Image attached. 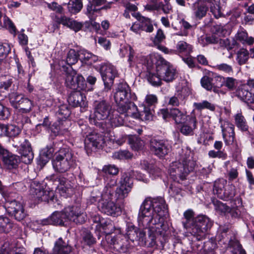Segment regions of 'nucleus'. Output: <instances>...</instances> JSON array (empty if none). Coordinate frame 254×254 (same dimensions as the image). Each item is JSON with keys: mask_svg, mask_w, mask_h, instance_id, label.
I'll return each mask as SVG.
<instances>
[{"mask_svg": "<svg viewBox=\"0 0 254 254\" xmlns=\"http://www.w3.org/2000/svg\"><path fill=\"white\" fill-rule=\"evenodd\" d=\"M167 206L162 197L146 198L141 205L138 216V226L149 227L152 231H158L165 225L162 217L167 213Z\"/></svg>", "mask_w": 254, "mask_h": 254, "instance_id": "nucleus-1", "label": "nucleus"}, {"mask_svg": "<svg viewBox=\"0 0 254 254\" xmlns=\"http://www.w3.org/2000/svg\"><path fill=\"white\" fill-rule=\"evenodd\" d=\"M139 228H133L128 231V235L130 242L134 246L153 247L156 245V235H161L163 231H166L167 227H160L158 231H152L149 227L139 226Z\"/></svg>", "mask_w": 254, "mask_h": 254, "instance_id": "nucleus-2", "label": "nucleus"}, {"mask_svg": "<svg viewBox=\"0 0 254 254\" xmlns=\"http://www.w3.org/2000/svg\"><path fill=\"white\" fill-rule=\"evenodd\" d=\"M178 160L173 162L169 169L170 176L174 180L178 178L183 180L194 169L195 163L191 159L190 151L181 149L179 152Z\"/></svg>", "mask_w": 254, "mask_h": 254, "instance_id": "nucleus-3", "label": "nucleus"}, {"mask_svg": "<svg viewBox=\"0 0 254 254\" xmlns=\"http://www.w3.org/2000/svg\"><path fill=\"white\" fill-rule=\"evenodd\" d=\"M76 157L69 148H61L56 152L52 160L54 170L59 173H64L74 168L76 164Z\"/></svg>", "mask_w": 254, "mask_h": 254, "instance_id": "nucleus-4", "label": "nucleus"}, {"mask_svg": "<svg viewBox=\"0 0 254 254\" xmlns=\"http://www.w3.org/2000/svg\"><path fill=\"white\" fill-rule=\"evenodd\" d=\"M114 109L110 103L105 99H100L96 100L94 103V113L90 116V122L96 126H100L98 121L107 120Z\"/></svg>", "mask_w": 254, "mask_h": 254, "instance_id": "nucleus-5", "label": "nucleus"}, {"mask_svg": "<svg viewBox=\"0 0 254 254\" xmlns=\"http://www.w3.org/2000/svg\"><path fill=\"white\" fill-rule=\"evenodd\" d=\"M152 60H155L157 74L162 80L167 82L172 81L177 76V71L173 66L159 55L152 56Z\"/></svg>", "mask_w": 254, "mask_h": 254, "instance_id": "nucleus-6", "label": "nucleus"}, {"mask_svg": "<svg viewBox=\"0 0 254 254\" xmlns=\"http://www.w3.org/2000/svg\"><path fill=\"white\" fill-rule=\"evenodd\" d=\"M212 226V222L208 217L200 215L195 217L194 223L190 231L197 240L200 241L205 238L208 230Z\"/></svg>", "mask_w": 254, "mask_h": 254, "instance_id": "nucleus-7", "label": "nucleus"}, {"mask_svg": "<svg viewBox=\"0 0 254 254\" xmlns=\"http://www.w3.org/2000/svg\"><path fill=\"white\" fill-rule=\"evenodd\" d=\"M12 145L19 150L21 161L26 164L31 163L34 158V153L29 141L21 136L13 137Z\"/></svg>", "mask_w": 254, "mask_h": 254, "instance_id": "nucleus-8", "label": "nucleus"}, {"mask_svg": "<svg viewBox=\"0 0 254 254\" xmlns=\"http://www.w3.org/2000/svg\"><path fill=\"white\" fill-rule=\"evenodd\" d=\"M227 182L224 179L215 181L213 185L214 193L217 196L224 200H231L236 195V188L234 185H227Z\"/></svg>", "mask_w": 254, "mask_h": 254, "instance_id": "nucleus-9", "label": "nucleus"}, {"mask_svg": "<svg viewBox=\"0 0 254 254\" xmlns=\"http://www.w3.org/2000/svg\"><path fill=\"white\" fill-rule=\"evenodd\" d=\"M116 186V181L113 180L106 185L102 193L97 188H95L87 199V204L91 205L101 199L102 201L104 199L111 198L114 195Z\"/></svg>", "mask_w": 254, "mask_h": 254, "instance_id": "nucleus-10", "label": "nucleus"}, {"mask_svg": "<svg viewBox=\"0 0 254 254\" xmlns=\"http://www.w3.org/2000/svg\"><path fill=\"white\" fill-rule=\"evenodd\" d=\"M30 194L35 201H46L49 203H54L55 199V193L53 190H45L43 187L39 184L34 183L31 185L30 190Z\"/></svg>", "mask_w": 254, "mask_h": 254, "instance_id": "nucleus-11", "label": "nucleus"}, {"mask_svg": "<svg viewBox=\"0 0 254 254\" xmlns=\"http://www.w3.org/2000/svg\"><path fill=\"white\" fill-rule=\"evenodd\" d=\"M5 207L8 215L17 221L24 220L27 216L23 204L15 199L7 200L5 203Z\"/></svg>", "mask_w": 254, "mask_h": 254, "instance_id": "nucleus-12", "label": "nucleus"}, {"mask_svg": "<svg viewBox=\"0 0 254 254\" xmlns=\"http://www.w3.org/2000/svg\"><path fill=\"white\" fill-rule=\"evenodd\" d=\"M105 239L111 247L119 252H126L131 245L128 235L127 237L122 235L115 236L106 235Z\"/></svg>", "mask_w": 254, "mask_h": 254, "instance_id": "nucleus-13", "label": "nucleus"}, {"mask_svg": "<svg viewBox=\"0 0 254 254\" xmlns=\"http://www.w3.org/2000/svg\"><path fill=\"white\" fill-rule=\"evenodd\" d=\"M150 148L152 153L163 158L170 152L171 146L166 140L152 138L150 141Z\"/></svg>", "mask_w": 254, "mask_h": 254, "instance_id": "nucleus-14", "label": "nucleus"}, {"mask_svg": "<svg viewBox=\"0 0 254 254\" xmlns=\"http://www.w3.org/2000/svg\"><path fill=\"white\" fill-rule=\"evenodd\" d=\"M65 84L73 90H85L86 88V83L83 76L81 74H76L73 70L67 73Z\"/></svg>", "mask_w": 254, "mask_h": 254, "instance_id": "nucleus-15", "label": "nucleus"}, {"mask_svg": "<svg viewBox=\"0 0 254 254\" xmlns=\"http://www.w3.org/2000/svg\"><path fill=\"white\" fill-rule=\"evenodd\" d=\"M50 180L59 188L61 194L65 193L67 195H71L73 190V184L71 181L67 180L61 175H52L50 176Z\"/></svg>", "mask_w": 254, "mask_h": 254, "instance_id": "nucleus-16", "label": "nucleus"}, {"mask_svg": "<svg viewBox=\"0 0 254 254\" xmlns=\"http://www.w3.org/2000/svg\"><path fill=\"white\" fill-rule=\"evenodd\" d=\"M158 114L165 121L172 118L177 124H183L188 119V116L178 108L162 109L159 111Z\"/></svg>", "mask_w": 254, "mask_h": 254, "instance_id": "nucleus-17", "label": "nucleus"}, {"mask_svg": "<svg viewBox=\"0 0 254 254\" xmlns=\"http://www.w3.org/2000/svg\"><path fill=\"white\" fill-rule=\"evenodd\" d=\"M101 74L104 82L103 91L108 92L111 89L115 77L118 75L116 68L113 65H106L102 68Z\"/></svg>", "mask_w": 254, "mask_h": 254, "instance_id": "nucleus-18", "label": "nucleus"}, {"mask_svg": "<svg viewBox=\"0 0 254 254\" xmlns=\"http://www.w3.org/2000/svg\"><path fill=\"white\" fill-rule=\"evenodd\" d=\"M114 98L116 103L130 99L131 90L126 82L122 81L117 84L114 92Z\"/></svg>", "mask_w": 254, "mask_h": 254, "instance_id": "nucleus-19", "label": "nucleus"}, {"mask_svg": "<svg viewBox=\"0 0 254 254\" xmlns=\"http://www.w3.org/2000/svg\"><path fill=\"white\" fill-rule=\"evenodd\" d=\"M113 196V195L111 198L104 199L101 201L98 205V208L103 213L116 216L120 215L122 210L121 207L112 201Z\"/></svg>", "mask_w": 254, "mask_h": 254, "instance_id": "nucleus-20", "label": "nucleus"}, {"mask_svg": "<svg viewBox=\"0 0 254 254\" xmlns=\"http://www.w3.org/2000/svg\"><path fill=\"white\" fill-rule=\"evenodd\" d=\"M63 213L66 215V218H65L66 222L69 220L76 224H82L85 221V214L81 212L80 209L77 207L72 206L66 208Z\"/></svg>", "mask_w": 254, "mask_h": 254, "instance_id": "nucleus-21", "label": "nucleus"}, {"mask_svg": "<svg viewBox=\"0 0 254 254\" xmlns=\"http://www.w3.org/2000/svg\"><path fill=\"white\" fill-rule=\"evenodd\" d=\"M85 147L92 149V147L99 148L105 143L102 135L95 132H91L86 136L84 141Z\"/></svg>", "mask_w": 254, "mask_h": 254, "instance_id": "nucleus-22", "label": "nucleus"}, {"mask_svg": "<svg viewBox=\"0 0 254 254\" xmlns=\"http://www.w3.org/2000/svg\"><path fill=\"white\" fill-rule=\"evenodd\" d=\"M235 93L236 96L244 102L254 103V92L248 85L243 84L238 86Z\"/></svg>", "mask_w": 254, "mask_h": 254, "instance_id": "nucleus-23", "label": "nucleus"}, {"mask_svg": "<svg viewBox=\"0 0 254 254\" xmlns=\"http://www.w3.org/2000/svg\"><path fill=\"white\" fill-rule=\"evenodd\" d=\"M116 104L117 112L125 118L127 117H133L134 112L137 111V107L129 100L122 101L119 103H116Z\"/></svg>", "mask_w": 254, "mask_h": 254, "instance_id": "nucleus-24", "label": "nucleus"}, {"mask_svg": "<svg viewBox=\"0 0 254 254\" xmlns=\"http://www.w3.org/2000/svg\"><path fill=\"white\" fill-rule=\"evenodd\" d=\"M190 91L188 88L184 87L178 91L175 95L169 98L168 104L173 106H179L184 104L186 98L189 95Z\"/></svg>", "mask_w": 254, "mask_h": 254, "instance_id": "nucleus-25", "label": "nucleus"}, {"mask_svg": "<svg viewBox=\"0 0 254 254\" xmlns=\"http://www.w3.org/2000/svg\"><path fill=\"white\" fill-rule=\"evenodd\" d=\"M188 122L184 123L180 128V132L185 135H192L193 131L196 128L197 120L195 115L191 113L188 116Z\"/></svg>", "mask_w": 254, "mask_h": 254, "instance_id": "nucleus-26", "label": "nucleus"}, {"mask_svg": "<svg viewBox=\"0 0 254 254\" xmlns=\"http://www.w3.org/2000/svg\"><path fill=\"white\" fill-rule=\"evenodd\" d=\"M80 90L72 92L68 98L69 104L74 107H84L86 105V97Z\"/></svg>", "mask_w": 254, "mask_h": 254, "instance_id": "nucleus-27", "label": "nucleus"}, {"mask_svg": "<svg viewBox=\"0 0 254 254\" xmlns=\"http://www.w3.org/2000/svg\"><path fill=\"white\" fill-rule=\"evenodd\" d=\"M71 251V247L60 238L55 242L51 254H69Z\"/></svg>", "mask_w": 254, "mask_h": 254, "instance_id": "nucleus-28", "label": "nucleus"}, {"mask_svg": "<svg viewBox=\"0 0 254 254\" xmlns=\"http://www.w3.org/2000/svg\"><path fill=\"white\" fill-rule=\"evenodd\" d=\"M234 125L228 123L225 127H222L223 137L227 144L233 143L235 140V133Z\"/></svg>", "mask_w": 254, "mask_h": 254, "instance_id": "nucleus-29", "label": "nucleus"}, {"mask_svg": "<svg viewBox=\"0 0 254 254\" xmlns=\"http://www.w3.org/2000/svg\"><path fill=\"white\" fill-rule=\"evenodd\" d=\"M132 15L136 17L138 21H140L141 30L148 33H151L153 31V26L152 21L149 18L142 16L139 13H137L136 15L135 13H132Z\"/></svg>", "mask_w": 254, "mask_h": 254, "instance_id": "nucleus-30", "label": "nucleus"}, {"mask_svg": "<svg viewBox=\"0 0 254 254\" xmlns=\"http://www.w3.org/2000/svg\"><path fill=\"white\" fill-rule=\"evenodd\" d=\"M140 108V109L139 111L137 112H134V115H133V117L143 121L151 120L152 118V113L151 111L150 108L145 105H143Z\"/></svg>", "mask_w": 254, "mask_h": 254, "instance_id": "nucleus-31", "label": "nucleus"}, {"mask_svg": "<svg viewBox=\"0 0 254 254\" xmlns=\"http://www.w3.org/2000/svg\"><path fill=\"white\" fill-rule=\"evenodd\" d=\"M106 2L107 0H89L86 7V13L89 15V16H90L95 12H99L101 9L97 8L96 6H101Z\"/></svg>", "mask_w": 254, "mask_h": 254, "instance_id": "nucleus-32", "label": "nucleus"}, {"mask_svg": "<svg viewBox=\"0 0 254 254\" xmlns=\"http://www.w3.org/2000/svg\"><path fill=\"white\" fill-rule=\"evenodd\" d=\"M3 161L5 166L9 169L16 168L19 162L18 157L9 152L2 157Z\"/></svg>", "mask_w": 254, "mask_h": 254, "instance_id": "nucleus-33", "label": "nucleus"}, {"mask_svg": "<svg viewBox=\"0 0 254 254\" xmlns=\"http://www.w3.org/2000/svg\"><path fill=\"white\" fill-rule=\"evenodd\" d=\"M210 74L212 78V92L215 93H219L221 91L220 88L223 86L224 77L211 72Z\"/></svg>", "mask_w": 254, "mask_h": 254, "instance_id": "nucleus-34", "label": "nucleus"}, {"mask_svg": "<svg viewBox=\"0 0 254 254\" xmlns=\"http://www.w3.org/2000/svg\"><path fill=\"white\" fill-rule=\"evenodd\" d=\"M15 225L7 217L0 216V233H7L11 231L12 228Z\"/></svg>", "mask_w": 254, "mask_h": 254, "instance_id": "nucleus-35", "label": "nucleus"}, {"mask_svg": "<svg viewBox=\"0 0 254 254\" xmlns=\"http://www.w3.org/2000/svg\"><path fill=\"white\" fill-rule=\"evenodd\" d=\"M109 121L112 127H117L122 126L126 122V118L120 114L119 115L115 110L107 119Z\"/></svg>", "mask_w": 254, "mask_h": 254, "instance_id": "nucleus-36", "label": "nucleus"}, {"mask_svg": "<svg viewBox=\"0 0 254 254\" xmlns=\"http://www.w3.org/2000/svg\"><path fill=\"white\" fill-rule=\"evenodd\" d=\"M242 207V201L241 199L236 198L234 200V203L232 207H230V210L228 214H230L233 218H239L241 216Z\"/></svg>", "mask_w": 254, "mask_h": 254, "instance_id": "nucleus-37", "label": "nucleus"}, {"mask_svg": "<svg viewBox=\"0 0 254 254\" xmlns=\"http://www.w3.org/2000/svg\"><path fill=\"white\" fill-rule=\"evenodd\" d=\"M175 54H190L192 52V46L184 41H179L176 44Z\"/></svg>", "mask_w": 254, "mask_h": 254, "instance_id": "nucleus-38", "label": "nucleus"}, {"mask_svg": "<svg viewBox=\"0 0 254 254\" xmlns=\"http://www.w3.org/2000/svg\"><path fill=\"white\" fill-rule=\"evenodd\" d=\"M208 8L204 4L195 3L193 5V13L196 18L200 19L206 14Z\"/></svg>", "mask_w": 254, "mask_h": 254, "instance_id": "nucleus-39", "label": "nucleus"}, {"mask_svg": "<svg viewBox=\"0 0 254 254\" xmlns=\"http://www.w3.org/2000/svg\"><path fill=\"white\" fill-rule=\"evenodd\" d=\"M54 151V148L51 145H47L42 150L40 160L43 165L48 162L49 159L53 156Z\"/></svg>", "mask_w": 254, "mask_h": 254, "instance_id": "nucleus-40", "label": "nucleus"}, {"mask_svg": "<svg viewBox=\"0 0 254 254\" xmlns=\"http://www.w3.org/2000/svg\"><path fill=\"white\" fill-rule=\"evenodd\" d=\"M184 216L186 220L182 222L184 228L190 230L191 226L194 223L195 219L194 212L190 209H188L184 212Z\"/></svg>", "mask_w": 254, "mask_h": 254, "instance_id": "nucleus-41", "label": "nucleus"}, {"mask_svg": "<svg viewBox=\"0 0 254 254\" xmlns=\"http://www.w3.org/2000/svg\"><path fill=\"white\" fill-rule=\"evenodd\" d=\"M236 38L237 40L240 41L243 44H247L251 45L254 43V38L248 37L247 31L243 29H241L238 31Z\"/></svg>", "mask_w": 254, "mask_h": 254, "instance_id": "nucleus-42", "label": "nucleus"}, {"mask_svg": "<svg viewBox=\"0 0 254 254\" xmlns=\"http://www.w3.org/2000/svg\"><path fill=\"white\" fill-rule=\"evenodd\" d=\"M79 59L82 62H96L97 60V57L91 53L89 52L85 49H81L78 51Z\"/></svg>", "mask_w": 254, "mask_h": 254, "instance_id": "nucleus-43", "label": "nucleus"}, {"mask_svg": "<svg viewBox=\"0 0 254 254\" xmlns=\"http://www.w3.org/2000/svg\"><path fill=\"white\" fill-rule=\"evenodd\" d=\"M52 225H58L60 226L64 225L66 215L64 214L63 211H55L51 216Z\"/></svg>", "mask_w": 254, "mask_h": 254, "instance_id": "nucleus-44", "label": "nucleus"}, {"mask_svg": "<svg viewBox=\"0 0 254 254\" xmlns=\"http://www.w3.org/2000/svg\"><path fill=\"white\" fill-rule=\"evenodd\" d=\"M12 82V80L10 78L0 82V97H6Z\"/></svg>", "mask_w": 254, "mask_h": 254, "instance_id": "nucleus-45", "label": "nucleus"}, {"mask_svg": "<svg viewBox=\"0 0 254 254\" xmlns=\"http://www.w3.org/2000/svg\"><path fill=\"white\" fill-rule=\"evenodd\" d=\"M25 97L17 93L13 92L9 95V100L11 105L15 109L19 107V105Z\"/></svg>", "mask_w": 254, "mask_h": 254, "instance_id": "nucleus-46", "label": "nucleus"}, {"mask_svg": "<svg viewBox=\"0 0 254 254\" xmlns=\"http://www.w3.org/2000/svg\"><path fill=\"white\" fill-rule=\"evenodd\" d=\"M133 184V179L130 177L129 174L125 173L122 174L120 181V186L131 190Z\"/></svg>", "mask_w": 254, "mask_h": 254, "instance_id": "nucleus-47", "label": "nucleus"}, {"mask_svg": "<svg viewBox=\"0 0 254 254\" xmlns=\"http://www.w3.org/2000/svg\"><path fill=\"white\" fill-rule=\"evenodd\" d=\"M82 7L83 4L81 0H72L69 1L67 4L69 12L73 14L79 12Z\"/></svg>", "mask_w": 254, "mask_h": 254, "instance_id": "nucleus-48", "label": "nucleus"}, {"mask_svg": "<svg viewBox=\"0 0 254 254\" xmlns=\"http://www.w3.org/2000/svg\"><path fill=\"white\" fill-rule=\"evenodd\" d=\"M235 121L236 127L242 131L247 130L249 126L245 117L242 114H237L235 116Z\"/></svg>", "mask_w": 254, "mask_h": 254, "instance_id": "nucleus-49", "label": "nucleus"}, {"mask_svg": "<svg viewBox=\"0 0 254 254\" xmlns=\"http://www.w3.org/2000/svg\"><path fill=\"white\" fill-rule=\"evenodd\" d=\"M210 72H208L207 75L203 76L201 78L200 83L202 87L207 91H212V78Z\"/></svg>", "mask_w": 254, "mask_h": 254, "instance_id": "nucleus-50", "label": "nucleus"}, {"mask_svg": "<svg viewBox=\"0 0 254 254\" xmlns=\"http://www.w3.org/2000/svg\"><path fill=\"white\" fill-rule=\"evenodd\" d=\"M249 58V52L244 48H242L237 53V61L240 65L246 64Z\"/></svg>", "mask_w": 254, "mask_h": 254, "instance_id": "nucleus-51", "label": "nucleus"}, {"mask_svg": "<svg viewBox=\"0 0 254 254\" xmlns=\"http://www.w3.org/2000/svg\"><path fill=\"white\" fill-rule=\"evenodd\" d=\"M33 107V102L28 98L25 97L17 109H19L22 113H27L31 111Z\"/></svg>", "mask_w": 254, "mask_h": 254, "instance_id": "nucleus-52", "label": "nucleus"}, {"mask_svg": "<svg viewBox=\"0 0 254 254\" xmlns=\"http://www.w3.org/2000/svg\"><path fill=\"white\" fill-rule=\"evenodd\" d=\"M78 59V52H76L75 50L71 49L67 53L66 62L67 64L71 66L76 63Z\"/></svg>", "mask_w": 254, "mask_h": 254, "instance_id": "nucleus-53", "label": "nucleus"}, {"mask_svg": "<svg viewBox=\"0 0 254 254\" xmlns=\"http://www.w3.org/2000/svg\"><path fill=\"white\" fill-rule=\"evenodd\" d=\"M130 191V190L120 186L119 187L116 188L115 191V197L116 201L124 199L125 197H127L129 192Z\"/></svg>", "mask_w": 254, "mask_h": 254, "instance_id": "nucleus-54", "label": "nucleus"}, {"mask_svg": "<svg viewBox=\"0 0 254 254\" xmlns=\"http://www.w3.org/2000/svg\"><path fill=\"white\" fill-rule=\"evenodd\" d=\"M70 111L66 105H61L57 112L59 119H66L70 115Z\"/></svg>", "mask_w": 254, "mask_h": 254, "instance_id": "nucleus-55", "label": "nucleus"}, {"mask_svg": "<svg viewBox=\"0 0 254 254\" xmlns=\"http://www.w3.org/2000/svg\"><path fill=\"white\" fill-rule=\"evenodd\" d=\"M193 106L198 110H201L204 109H207L213 111L215 109L214 105L209 103L207 101H203L202 102L193 103Z\"/></svg>", "mask_w": 254, "mask_h": 254, "instance_id": "nucleus-56", "label": "nucleus"}, {"mask_svg": "<svg viewBox=\"0 0 254 254\" xmlns=\"http://www.w3.org/2000/svg\"><path fill=\"white\" fill-rule=\"evenodd\" d=\"M21 132L20 128L13 125H7L6 136L9 137H13L18 136Z\"/></svg>", "mask_w": 254, "mask_h": 254, "instance_id": "nucleus-57", "label": "nucleus"}, {"mask_svg": "<svg viewBox=\"0 0 254 254\" xmlns=\"http://www.w3.org/2000/svg\"><path fill=\"white\" fill-rule=\"evenodd\" d=\"M165 2V3H163L162 2L156 3L154 9L156 10L161 9L165 14H168L172 12V7L169 2L167 1Z\"/></svg>", "mask_w": 254, "mask_h": 254, "instance_id": "nucleus-58", "label": "nucleus"}, {"mask_svg": "<svg viewBox=\"0 0 254 254\" xmlns=\"http://www.w3.org/2000/svg\"><path fill=\"white\" fill-rule=\"evenodd\" d=\"M83 242L88 246H91L96 243L95 239L90 232L85 231L82 234Z\"/></svg>", "mask_w": 254, "mask_h": 254, "instance_id": "nucleus-59", "label": "nucleus"}, {"mask_svg": "<svg viewBox=\"0 0 254 254\" xmlns=\"http://www.w3.org/2000/svg\"><path fill=\"white\" fill-rule=\"evenodd\" d=\"M237 80L231 77H224L223 86H225L230 91L234 90L237 86Z\"/></svg>", "mask_w": 254, "mask_h": 254, "instance_id": "nucleus-60", "label": "nucleus"}, {"mask_svg": "<svg viewBox=\"0 0 254 254\" xmlns=\"http://www.w3.org/2000/svg\"><path fill=\"white\" fill-rule=\"evenodd\" d=\"M132 154L127 150H120L115 152L113 157L115 159L120 160L129 159L132 157Z\"/></svg>", "mask_w": 254, "mask_h": 254, "instance_id": "nucleus-61", "label": "nucleus"}, {"mask_svg": "<svg viewBox=\"0 0 254 254\" xmlns=\"http://www.w3.org/2000/svg\"><path fill=\"white\" fill-rule=\"evenodd\" d=\"M161 77L159 76L157 73H149L148 75V81L153 86H160L161 84Z\"/></svg>", "mask_w": 254, "mask_h": 254, "instance_id": "nucleus-62", "label": "nucleus"}, {"mask_svg": "<svg viewBox=\"0 0 254 254\" xmlns=\"http://www.w3.org/2000/svg\"><path fill=\"white\" fill-rule=\"evenodd\" d=\"M102 172L106 174L116 175L119 173V169L115 165H105L103 167Z\"/></svg>", "mask_w": 254, "mask_h": 254, "instance_id": "nucleus-63", "label": "nucleus"}, {"mask_svg": "<svg viewBox=\"0 0 254 254\" xmlns=\"http://www.w3.org/2000/svg\"><path fill=\"white\" fill-rule=\"evenodd\" d=\"M10 50L7 44H0V64L3 61Z\"/></svg>", "mask_w": 254, "mask_h": 254, "instance_id": "nucleus-64", "label": "nucleus"}]
</instances>
